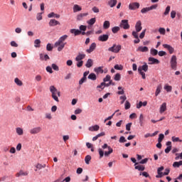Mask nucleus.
<instances>
[{"label": "nucleus", "instance_id": "f257e3e1", "mask_svg": "<svg viewBox=\"0 0 182 182\" xmlns=\"http://www.w3.org/2000/svg\"><path fill=\"white\" fill-rule=\"evenodd\" d=\"M50 91L52 93V97L53 99H54V100H55V102H59V98L60 97V92L58 91V89H56V87H55V86L51 85L50 87ZM56 95H58V96H56Z\"/></svg>", "mask_w": 182, "mask_h": 182}, {"label": "nucleus", "instance_id": "f03ea898", "mask_svg": "<svg viewBox=\"0 0 182 182\" xmlns=\"http://www.w3.org/2000/svg\"><path fill=\"white\" fill-rule=\"evenodd\" d=\"M122 50V46L114 44L113 46L108 48L109 52H113L114 53H119Z\"/></svg>", "mask_w": 182, "mask_h": 182}, {"label": "nucleus", "instance_id": "7ed1b4c3", "mask_svg": "<svg viewBox=\"0 0 182 182\" xmlns=\"http://www.w3.org/2000/svg\"><path fill=\"white\" fill-rule=\"evenodd\" d=\"M171 68L173 70H176L177 68V56L176 55H172L171 58Z\"/></svg>", "mask_w": 182, "mask_h": 182}, {"label": "nucleus", "instance_id": "20e7f679", "mask_svg": "<svg viewBox=\"0 0 182 182\" xmlns=\"http://www.w3.org/2000/svg\"><path fill=\"white\" fill-rule=\"evenodd\" d=\"M120 28H123V29H130V25L129 24V20H122L120 25Z\"/></svg>", "mask_w": 182, "mask_h": 182}, {"label": "nucleus", "instance_id": "39448f33", "mask_svg": "<svg viewBox=\"0 0 182 182\" xmlns=\"http://www.w3.org/2000/svg\"><path fill=\"white\" fill-rule=\"evenodd\" d=\"M140 8V4L137 2L130 3L129 5V9L130 11H136V9H139Z\"/></svg>", "mask_w": 182, "mask_h": 182}, {"label": "nucleus", "instance_id": "423d86ee", "mask_svg": "<svg viewBox=\"0 0 182 182\" xmlns=\"http://www.w3.org/2000/svg\"><path fill=\"white\" fill-rule=\"evenodd\" d=\"M66 39H68V35H64V36H61L58 39V41L57 42H55V46L58 47V46H59V45H60V43H65L63 42H65V41H66Z\"/></svg>", "mask_w": 182, "mask_h": 182}, {"label": "nucleus", "instance_id": "0eeeda50", "mask_svg": "<svg viewBox=\"0 0 182 182\" xmlns=\"http://www.w3.org/2000/svg\"><path fill=\"white\" fill-rule=\"evenodd\" d=\"M42 132V128L41 127H36L30 129L31 134H38Z\"/></svg>", "mask_w": 182, "mask_h": 182}, {"label": "nucleus", "instance_id": "6e6552de", "mask_svg": "<svg viewBox=\"0 0 182 182\" xmlns=\"http://www.w3.org/2000/svg\"><path fill=\"white\" fill-rule=\"evenodd\" d=\"M108 40L109 35L107 34H103L98 37V41H100V42H107Z\"/></svg>", "mask_w": 182, "mask_h": 182}, {"label": "nucleus", "instance_id": "1a4fd4ad", "mask_svg": "<svg viewBox=\"0 0 182 182\" xmlns=\"http://www.w3.org/2000/svg\"><path fill=\"white\" fill-rule=\"evenodd\" d=\"M149 65H159L160 63V61L157 58H154L152 57H150L149 58Z\"/></svg>", "mask_w": 182, "mask_h": 182}, {"label": "nucleus", "instance_id": "9d476101", "mask_svg": "<svg viewBox=\"0 0 182 182\" xmlns=\"http://www.w3.org/2000/svg\"><path fill=\"white\" fill-rule=\"evenodd\" d=\"M49 26H56L58 25H60V22L57 21L56 19H50L48 23Z\"/></svg>", "mask_w": 182, "mask_h": 182}, {"label": "nucleus", "instance_id": "9b49d317", "mask_svg": "<svg viewBox=\"0 0 182 182\" xmlns=\"http://www.w3.org/2000/svg\"><path fill=\"white\" fill-rule=\"evenodd\" d=\"M86 58V54H82L80 53L75 58L76 62L82 61Z\"/></svg>", "mask_w": 182, "mask_h": 182}, {"label": "nucleus", "instance_id": "f8f14e48", "mask_svg": "<svg viewBox=\"0 0 182 182\" xmlns=\"http://www.w3.org/2000/svg\"><path fill=\"white\" fill-rule=\"evenodd\" d=\"M164 48H165V49H167L169 52V53L171 55L172 53H173L174 52V48L170 46V45H168V44H164L163 45Z\"/></svg>", "mask_w": 182, "mask_h": 182}, {"label": "nucleus", "instance_id": "ddd939ff", "mask_svg": "<svg viewBox=\"0 0 182 182\" xmlns=\"http://www.w3.org/2000/svg\"><path fill=\"white\" fill-rule=\"evenodd\" d=\"M135 29L136 32H140L141 29H143V27H141V21H138L135 25Z\"/></svg>", "mask_w": 182, "mask_h": 182}, {"label": "nucleus", "instance_id": "4468645a", "mask_svg": "<svg viewBox=\"0 0 182 182\" xmlns=\"http://www.w3.org/2000/svg\"><path fill=\"white\" fill-rule=\"evenodd\" d=\"M95 49H96V44L95 43H92L90 48L86 50L87 53H92V52H93V50H95Z\"/></svg>", "mask_w": 182, "mask_h": 182}, {"label": "nucleus", "instance_id": "2eb2a0df", "mask_svg": "<svg viewBox=\"0 0 182 182\" xmlns=\"http://www.w3.org/2000/svg\"><path fill=\"white\" fill-rule=\"evenodd\" d=\"M166 110H167V103L164 102L162 103V105L160 107L159 109V113H164V112H166Z\"/></svg>", "mask_w": 182, "mask_h": 182}, {"label": "nucleus", "instance_id": "dca6fc26", "mask_svg": "<svg viewBox=\"0 0 182 182\" xmlns=\"http://www.w3.org/2000/svg\"><path fill=\"white\" fill-rule=\"evenodd\" d=\"M70 33H74L75 36H77L82 33V31L79 29L73 28L70 31Z\"/></svg>", "mask_w": 182, "mask_h": 182}, {"label": "nucleus", "instance_id": "f3484780", "mask_svg": "<svg viewBox=\"0 0 182 182\" xmlns=\"http://www.w3.org/2000/svg\"><path fill=\"white\" fill-rule=\"evenodd\" d=\"M87 15H89V13H83V14H78L77 16V21H82L84 16H87Z\"/></svg>", "mask_w": 182, "mask_h": 182}, {"label": "nucleus", "instance_id": "a211bd4d", "mask_svg": "<svg viewBox=\"0 0 182 182\" xmlns=\"http://www.w3.org/2000/svg\"><path fill=\"white\" fill-rule=\"evenodd\" d=\"M100 129L99 125H94L89 127L90 132H97Z\"/></svg>", "mask_w": 182, "mask_h": 182}, {"label": "nucleus", "instance_id": "6ab92c4d", "mask_svg": "<svg viewBox=\"0 0 182 182\" xmlns=\"http://www.w3.org/2000/svg\"><path fill=\"white\" fill-rule=\"evenodd\" d=\"M138 69H140L141 72H143V70L144 72H147V70H149V65L145 63L142 66L139 67Z\"/></svg>", "mask_w": 182, "mask_h": 182}, {"label": "nucleus", "instance_id": "aec40b11", "mask_svg": "<svg viewBox=\"0 0 182 182\" xmlns=\"http://www.w3.org/2000/svg\"><path fill=\"white\" fill-rule=\"evenodd\" d=\"M137 52H149V48L144 46H139L137 50H136Z\"/></svg>", "mask_w": 182, "mask_h": 182}, {"label": "nucleus", "instance_id": "412c9836", "mask_svg": "<svg viewBox=\"0 0 182 182\" xmlns=\"http://www.w3.org/2000/svg\"><path fill=\"white\" fill-rule=\"evenodd\" d=\"M80 11H82V7H80V6L77 4H75L73 6V12L74 13L80 12Z\"/></svg>", "mask_w": 182, "mask_h": 182}, {"label": "nucleus", "instance_id": "4be33fe9", "mask_svg": "<svg viewBox=\"0 0 182 182\" xmlns=\"http://www.w3.org/2000/svg\"><path fill=\"white\" fill-rule=\"evenodd\" d=\"M117 4V0H110L108 2V5H109L110 8H114Z\"/></svg>", "mask_w": 182, "mask_h": 182}, {"label": "nucleus", "instance_id": "5701e85b", "mask_svg": "<svg viewBox=\"0 0 182 182\" xmlns=\"http://www.w3.org/2000/svg\"><path fill=\"white\" fill-rule=\"evenodd\" d=\"M161 89H163V87L161 86V85H159L156 87L155 96H159V95H160V93L161 92Z\"/></svg>", "mask_w": 182, "mask_h": 182}, {"label": "nucleus", "instance_id": "b1692460", "mask_svg": "<svg viewBox=\"0 0 182 182\" xmlns=\"http://www.w3.org/2000/svg\"><path fill=\"white\" fill-rule=\"evenodd\" d=\"M40 59L41 60H48L49 59H50V58H49V55H48L47 54L43 55V54H40Z\"/></svg>", "mask_w": 182, "mask_h": 182}, {"label": "nucleus", "instance_id": "393cba45", "mask_svg": "<svg viewBox=\"0 0 182 182\" xmlns=\"http://www.w3.org/2000/svg\"><path fill=\"white\" fill-rule=\"evenodd\" d=\"M86 68H92L93 66V60L92 59H88L86 64Z\"/></svg>", "mask_w": 182, "mask_h": 182}, {"label": "nucleus", "instance_id": "a878e982", "mask_svg": "<svg viewBox=\"0 0 182 182\" xmlns=\"http://www.w3.org/2000/svg\"><path fill=\"white\" fill-rule=\"evenodd\" d=\"M87 23H88V25H90V26L95 25V23H96V18H90L89 21H87Z\"/></svg>", "mask_w": 182, "mask_h": 182}, {"label": "nucleus", "instance_id": "bb28decb", "mask_svg": "<svg viewBox=\"0 0 182 182\" xmlns=\"http://www.w3.org/2000/svg\"><path fill=\"white\" fill-rule=\"evenodd\" d=\"M146 168L143 165H138L135 166V170H138L139 171H144Z\"/></svg>", "mask_w": 182, "mask_h": 182}, {"label": "nucleus", "instance_id": "cd10ccee", "mask_svg": "<svg viewBox=\"0 0 182 182\" xmlns=\"http://www.w3.org/2000/svg\"><path fill=\"white\" fill-rule=\"evenodd\" d=\"M112 153H113V149H112V147L109 146L108 151H105L104 154L106 157H107V156H110V154H112Z\"/></svg>", "mask_w": 182, "mask_h": 182}, {"label": "nucleus", "instance_id": "c85d7f7f", "mask_svg": "<svg viewBox=\"0 0 182 182\" xmlns=\"http://www.w3.org/2000/svg\"><path fill=\"white\" fill-rule=\"evenodd\" d=\"M21 176H28V172H24L23 171H20L16 173V177H21Z\"/></svg>", "mask_w": 182, "mask_h": 182}, {"label": "nucleus", "instance_id": "c756f323", "mask_svg": "<svg viewBox=\"0 0 182 182\" xmlns=\"http://www.w3.org/2000/svg\"><path fill=\"white\" fill-rule=\"evenodd\" d=\"M103 28L104 29H109L110 28V21H105L103 23Z\"/></svg>", "mask_w": 182, "mask_h": 182}, {"label": "nucleus", "instance_id": "7c9ffc66", "mask_svg": "<svg viewBox=\"0 0 182 182\" xmlns=\"http://www.w3.org/2000/svg\"><path fill=\"white\" fill-rule=\"evenodd\" d=\"M180 166H182V161H175L173 164V167H174V168H178V167H180Z\"/></svg>", "mask_w": 182, "mask_h": 182}, {"label": "nucleus", "instance_id": "2f4dec72", "mask_svg": "<svg viewBox=\"0 0 182 182\" xmlns=\"http://www.w3.org/2000/svg\"><path fill=\"white\" fill-rule=\"evenodd\" d=\"M94 70L96 73H103L104 72L103 67L95 68Z\"/></svg>", "mask_w": 182, "mask_h": 182}, {"label": "nucleus", "instance_id": "473e14b6", "mask_svg": "<svg viewBox=\"0 0 182 182\" xmlns=\"http://www.w3.org/2000/svg\"><path fill=\"white\" fill-rule=\"evenodd\" d=\"M171 140L173 143H177L179 141V143H182V140L180 139L179 137L172 136Z\"/></svg>", "mask_w": 182, "mask_h": 182}, {"label": "nucleus", "instance_id": "72a5a7b5", "mask_svg": "<svg viewBox=\"0 0 182 182\" xmlns=\"http://www.w3.org/2000/svg\"><path fill=\"white\" fill-rule=\"evenodd\" d=\"M88 79H90V80H96V79H97L96 74H95L93 73H90L88 75Z\"/></svg>", "mask_w": 182, "mask_h": 182}, {"label": "nucleus", "instance_id": "f704fd0d", "mask_svg": "<svg viewBox=\"0 0 182 182\" xmlns=\"http://www.w3.org/2000/svg\"><path fill=\"white\" fill-rule=\"evenodd\" d=\"M16 132L18 136H22L23 134V129L22 128L18 127L16 129Z\"/></svg>", "mask_w": 182, "mask_h": 182}, {"label": "nucleus", "instance_id": "c9c22d12", "mask_svg": "<svg viewBox=\"0 0 182 182\" xmlns=\"http://www.w3.org/2000/svg\"><path fill=\"white\" fill-rule=\"evenodd\" d=\"M35 48H41V40L36 39L34 41Z\"/></svg>", "mask_w": 182, "mask_h": 182}, {"label": "nucleus", "instance_id": "e433bc0d", "mask_svg": "<svg viewBox=\"0 0 182 182\" xmlns=\"http://www.w3.org/2000/svg\"><path fill=\"white\" fill-rule=\"evenodd\" d=\"M14 82L18 86H22V85H23L22 81L18 77L15 78Z\"/></svg>", "mask_w": 182, "mask_h": 182}, {"label": "nucleus", "instance_id": "4c0bfd02", "mask_svg": "<svg viewBox=\"0 0 182 182\" xmlns=\"http://www.w3.org/2000/svg\"><path fill=\"white\" fill-rule=\"evenodd\" d=\"M163 170H164V166H161L157 170V173L160 176V177H163V172H161V171H163Z\"/></svg>", "mask_w": 182, "mask_h": 182}, {"label": "nucleus", "instance_id": "58836bf2", "mask_svg": "<svg viewBox=\"0 0 182 182\" xmlns=\"http://www.w3.org/2000/svg\"><path fill=\"white\" fill-rule=\"evenodd\" d=\"M164 89L165 90H166V92H171V90H173V87H171V85H166L164 87Z\"/></svg>", "mask_w": 182, "mask_h": 182}, {"label": "nucleus", "instance_id": "ea45409f", "mask_svg": "<svg viewBox=\"0 0 182 182\" xmlns=\"http://www.w3.org/2000/svg\"><path fill=\"white\" fill-rule=\"evenodd\" d=\"M91 160H92V156H90V155H87L85 158V161L86 164H89Z\"/></svg>", "mask_w": 182, "mask_h": 182}, {"label": "nucleus", "instance_id": "a19ab883", "mask_svg": "<svg viewBox=\"0 0 182 182\" xmlns=\"http://www.w3.org/2000/svg\"><path fill=\"white\" fill-rule=\"evenodd\" d=\"M120 31V27L119 26H114L112 28V32L114 33H117Z\"/></svg>", "mask_w": 182, "mask_h": 182}, {"label": "nucleus", "instance_id": "79ce46f5", "mask_svg": "<svg viewBox=\"0 0 182 182\" xmlns=\"http://www.w3.org/2000/svg\"><path fill=\"white\" fill-rule=\"evenodd\" d=\"M36 168H38V170H42V168H45V167H46V164H38L36 166Z\"/></svg>", "mask_w": 182, "mask_h": 182}, {"label": "nucleus", "instance_id": "37998d69", "mask_svg": "<svg viewBox=\"0 0 182 182\" xmlns=\"http://www.w3.org/2000/svg\"><path fill=\"white\" fill-rule=\"evenodd\" d=\"M65 45H66V43H60L58 45V52H60L61 50H63V48H65Z\"/></svg>", "mask_w": 182, "mask_h": 182}, {"label": "nucleus", "instance_id": "c03bdc74", "mask_svg": "<svg viewBox=\"0 0 182 182\" xmlns=\"http://www.w3.org/2000/svg\"><path fill=\"white\" fill-rule=\"evenodd\" d=\"M175 160H182V152L181 154L176 153L175 154Z\"/></svg>", "mask_w": 182, "mask_h": 182}, {"label": "nucleus", "instance_id": "a18cd8bd", "mask_svg": "<svg viewBox=\"0 0 182 182\" xmlns=\"http://www.w3.org/2000/svg\"><path fill=\"white\" fill-rule=\"evenodd\" d=\"M144 119V117H143V114H141L139 116V124L141 127H143V125H144V123H143Z\"/></svg>", "mask_w": 182, "mask_h": 182}, {"label": "nucleus", "instance_id": "49530a36", "mask_svg": "<svg viewBox=\"0 0 182 182\" xmlns=\"http://www.w3.org/2000/svg\"><path fill=\"white\" fill-rule=\"evenodd\" d=\"M120 79H122V75H120V73H117L114 75V80L119 82V80H120Z\"/></svg>", "mask_w": 182, "mask_h": 182}, {"label": "nucleus", "instance_id": "de8ad7c7", "mask_svg": "<svg viewBox=\"0 0 182 182\" xmlns=\"http://www.w3.org/2000/svg\"><path fill=\"white\" fill-rule=\"evenodd\" d=\"M105 87L106 82H102L100 85L97 87V89H102V90H103V89H105Z\"/></svg>", "mask_w": 182, "mask_h": 182}, {"label": "nucleus", "instance_id": "09e8293b", "mask_svg": "<svg viewBox=\"0 0 182 182\" xmlns=\"http://www.w3.org/2000/svg\"><path fill=\"white\" fill-rule=\"evenodd\" d=\"M157 53H159V51L154 48H151V55H152L153 56H156V55H157Z\"/></svg>", "mask_w": 182, "mask_h": 182}, {"label": "nucleus", "instance_id": "8fccbe9b", "mask_svg": "<svg viewBox=\"0 0 182 182\" xmlns=\"http://www.w3.org/2000/svg\"><path fill=\"white\" fill-rule=\"evenodd\" d=\"M51 68L52 69H53V70H56V72L59 71V66H58L56 64L53 63L51 65Z\"/></svg>", "mask_w": 182, "mask_h": 182}, {"label": "nucleus", "instance_id": "3c124183", "mask_svg": "<svg viewBox=\"0 0 182 182\" xmlns=\"http://www.w3.org/2000/svg\"><path fill=\"white\" fill-rule=\"evenodd\" d=\"M119 99H120V100H122L121 105H123V103H124V102H126L127 97H126V95L121 96V97H119Z\"/></svg>", "mask_w": 182, "mask_h": 182}, {"label": "nucleus", "instance_id": "603ef678", "mask_svg": "<svg viewBox=\"0 0 182 182\" xmlns=\"http://www.w3.org/2000/svg\"><path fill=\"white\" fill-rule=\"evenodd\" d=\"M114 69H115L116 70H123V67L121 65H119L117 64L114 66Z\"/></svg>", "mask_w": 182, "mask_h": 182}, {"label": "nucleus", "instance_id": "864d4df0", "mask_svg": "<svg viewBox=\"0 0 182 182\" xmlns=\"http://www.w3.org/2000/svg\"><path fill=\"white\" fill-rule=\"evenodd\" d=\"M138 72H139V75H141L142 79H146V73H144V72L141 71V70H140V68L138 69Z\"/></svg>", "mask_w": 182, "mask_h": 182}, {"label": "nucleus", "instance_id": "5fc2aeb1", "mask_svg": "<svg viewBox=\"0 0 182 182\" xmlns=\"http://www.w3.org/2000/svg\"><path fill=\"white\" fill-rule=\"evenodd\" d=\"M118 90H120L117 92L118 95H124V90L123 89V87H118Z\"/></svg>", "mask_w": 182, "mask_h": 182}, {"label": "nucleus", "instance_id": "6e6d98bb", "mask_svg": "<svg viewBox=\"0 0 182 182\" xmlns=\"http://www.w3.org/2000/svg\"><path fill=\"white\" fill-rule=\"evenodd\" d=\"M159 33H161V35H166V28H159Z\"/></svg>", "mask_w": 182, "mask_h": 182}, {"label": "nucleus", "instance_id": "4d7b16f0", "mask_svg": "<svg viewBox=\"0 0 182 182\" xmlns=\"http://www.w3.org/2000/svg\"><path fill=\"white\" fill-rule=\"evenodd\" d=\"M164 139V134H160L158 138V142L161 143Z\"/></svg>", "mask_w": 182, "mask_h": 182}, {"label": "nucleus", "instance_id": "13d9d810", "mask_svg": "<svg viewBox=\"0 0 182 182\" xmlns=\"http://www.w3.org/2000/svg\"><path fill=\"white\" fill-rule=\"evenodd\" d=\"M170 6H167V7L166 8V10L164 13V15H165V16L168 15V14L170 13Z\"/></svg>", "mask_w": 182, "mask_h": 182}, {"label": "nucleus", "instance_id": "bf43d9fd", "mask_svg": "<svg viewBox=\"0 0 182 182\" xmlns=\"http://www.w3.org/2000/svg\"><path fill=\"white\" fill-rule=\"evenodd\" d=\"M46 49H47V50H48V52L52 51V50L53 49V47L52 46V44L48 43L47 46H46Z\"/></svg>", "mask_w": 182, "mask_h": 182}, {"label": "nucleus", "instance_id": "052dcab7", "mask_svg": "<svg viewBox=\"0 0 182 182\" xmlns=\"http://www.w3.org/2000/svg\"><path fill=\"white\" fill-rule=\"evenodd\" d=\"M149 11H150V9L149 7H146V8H143L141 10V14H147V12H149Z\"/></svg>", "mask_w": 182, "mask_h": 182}, {"label": "nucleus", "instance_id": "680f3d73", "mask_svg": "<svg viewBox=\"0 0 182 182\" xmlns=\"http://www.w3.org/2000/svg\"><path fill=\"white\" fill-rule=\"evenodd\" d=\"M130 107H131L130 102H129V101H126L125 102V110H129V109H130Z\"/></svg>", "mask_w": 182, "mask_h": 182}, {"label": "nucleus", "instance_id": "e2e57ef3", "mask_svg": "<svg viewBox=\"0 0 182 182\" xmlns=\"http://www.w3.org/2000/svg\"><path fill=\"white\" fill-rule=\"evenodd\" d=\"M86 80H87V78H85V77H82L79 81V85H83V83H85Z\"/></svg>", "mask_w": 182, "mask_h": 182}, {"label": "nucleus", "instance_id": "0e129e2a", "mask_svg": "<svg viewBox=\"0 0 182 182\" xmlns=\"http://www.w3.org/2000/svg\"><path fill=\"white\" fill-rule=\"evenodd\" d=\"M139 176H143L144 177H150V175H149V173L144 171V172H141L139 173Z\"/></svg>", "mask_w": 182, "mask_h": 182}, {"label": "nucleus", "instance_id": "69168bd1", "mask_svg": "<svg viewBox=\"0 0 182 182\" xmlns=\"http://www.w3.org/2000/svg\"><path fill=\"white\" fill-rule=\"evenodd\" d=\"M98 151L100 154V159H102L103 156H105V152L102 150V149H99Z\"/></svg>", "mask_w": 182, "mask_h": 182}, {"label": "nucleus", "instance_id": "338daca9", "mask_svg": "<svg viewBox=\"0 0 182 182\" xmlns=\"http://www.w3.org/2000/svg\"><path fill=\"white\" fill-rule=\"evenodd\" d=\"M42 14L43 13H38L36 16V19L38 21H42Z\"/></svg>", "mask_w": 182, "mask_h": 182}, {"label": "nucleus", "instance_id": "774afa93", "mask_svg": "<svg viewBox=\"0 0 182 182\" xmlns=\"http://www.w3.org/2000/svg\"><path fill=\"white\" fill-rule=\"evenodd\" d=\"M111 78L112 77H110V75H106V77L104 78V83L105 82H110Z\"/></svg>", "mask_w": 182, "mask_h": 182}]
</instances>
